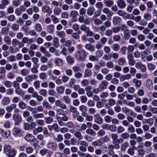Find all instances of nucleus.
Instances as JSON below:
<instances>
[{
    "label": "nucleus",
    "mask_w": 157,
    "mask_h": 157,
    "mask_svg": "<svg viewBox=\"0 0 157 157\" xmlns=\"http://www.w3.org/2000/svg\"><path fill=\"white\" fill-rule=\"evenodd\" d=\"M13 119L15 122V124L18 125L22 121V118L19 114H14L13 116Z\"/></svg>",
    "instance_id": "5"
},
{
    "label": "nucleus",
    "mask_w": 157,
    "mask_h": 157,
    "mask_svg": "<svg viewBox=\"0 0 157 157\" xmlns=\"http://www.w3.org/2000/svg\"><path fill=\"white\" fill-rule=\"evenodd\" d=\"M133 82L135 84V86L136 88L140 87L142 85V82L141 81L134 78L133 80Z\"/></svg>",
    "instance_id": "28"
},
{
    "label": "nucleus",
    "mask_w": 157,
    "mask_h": 157,
    "mask_svg": "<svg viewBox=\"0 0 157 157\" xmlns=\"http://www.w3.org/2000/svg\"><path fill=\"white\" fill-rule=\"evenodd\" d=\"M118 135L116 133H112L111 135V137L113 140V143L114 144H119L123 142V140L121 138L117 139Z\"/></svg>",
    "instance_id": "4"
},
{
    "label": "nucleus",
    "mask_w": 157,
    "mask_h": 157,
    "mask_svg": "<svg viewBox=\"0 0 157 157\" xmlns=\"http://www.w3.org/2000/svg\"><path fill=\"white\" fill-rule=\"evenodd\" d=\"M9 29L7 27L3 28L2 29V33L6 35H8L9 33Z\"/></svg>",
    "instance_id": "53"
},
{
    "label": "nucleus",
    "mask_w": 157,
    "mask_h": 157,
    "mask_svg": "<svg viewBox=\"0 0 157 157\" xmlns=\"http://www.w3.org/2000/svg\"><path fill=\"white\" fill-rule=\"evenodd\" d=\"M146 86L148 89H151L153 88L152 82L150 79L147 80L146 83Z\"/></svg>",
    "instance_id": "26"
},
{
    "label": "nucleus",
    "mask_w": 157,
    "mask_h": 157,
    "mask_svg": "<svg viewBox=\"0 0 157 157\" xmlns=\"http://www.w3.org/2000/svg\"><path fill=\"white\" fill-rule=\"evenodd\" d=\"M42 11L44 13H47L48 14H51L52 13V11L50 10L49 6H44L42 8Z\"/></svg>",
    "instance_id": "17"
},
{
    "label": "nucleus",
    "mask_w": 157,
    "mask_h": 157,
    "mask_svg": "<svg viewBox=\"0 0 157 157\" xmlns=\"http://www.w3.org/2000/svg\"><path fill=\"white\" fill-rule=\"evenodd\" d=\"M74 136L79 140H81L83 139V136L82 135L81 133L79 131L75 132L74 133Z\"/></svg>",
    "instance_id": "34"
},
{
    "label": "nucleus",
    "mask_w": 157,
    "mask_h": 157,
    "mask_svg": "<svg viewBox=\"0 0 157 157\" xmlns=\"http://www.w3.org/2000/svg\"><path fill=\"white\" fill-rule=\"evenodd\" d=\"M80 29L81 30L83 31L85 33L88 31V29H89L88 27H87L84 25H81L80 27Z\"/></svg>",
    "instance_id": "44"
},
{
    "label": "nucleus",
    "mask_w": 157,
    "mask_h": 157,
    "mask_svg": "<svg viewBox=\"0 0 157 157\" xmlns=\"http://www.w3.org/2000/svg\"><path fill=\"white\" fill-rule=\"evenodd\" d=\"M37 78V76L35 75H32L27 76L25 78V80L27 82H31L33 80L36 79Z\"/></svg>",
    "instance_id": "9"
},
{
    "label": "nucleus",
    "mask_w": 157,
    "mask_h": 157,
    "mask_svg": "<svg viewBox=\"0 0 157 157\" xmlns=\"http://www.w3.org/2000/svg\"><path fill=\"white\" fill-rule=\"evenodd\" d=\"M104 3L106 7H110L113 5V2L112 1L107 0L104 1Z\"/></svg>",
    "instance_id": "35"
},
{
    "label": "nucleus",
    "mask_w": 157,
    "mask_h": 157,
    "mask_svg": "<svg viewBox=\"0 0 157 157\" xmlns=\"http://www.w3.org/2000/svg\"><path fill=\"white\" fill-rule=\"evenodd\" d=\"M129 145L128 142H124L121 146V149L122 151H124L125 150L126 147Z\"/></svg>",
    "instance_id": "46"
},
{
    "label": "nucleus",
    "mask_w": 157,
    "mask_h": 157,
    "mask_svg": "<svg viewBox=\"0 0 157 157\" xmlns=\"http://www.w3.org/2000/svg\"><path fill=\"white\" fill-rule=\"evenodd\" d=\"M92 145L94 146H100L102 145V143L101 140H98L93 141L91 143Z\"/></svg>",
    "instance_id": "32"
},
{
    "label": "nucleus",
    "mask_w": 157,
    "mask_h": 157,
    "mask_svg": "<svg viewBox=\"0 0 157 157\" xmlns=\"http://www.w3.org/2000/svg\"><path fill=\"white\" fill-rule=\"evenodd\" d=\"M66 60L68 63L70 64H72L74 62V58L70 56H68L66 58Z\"/></svg>",
    "instance_id": "50"
},
{
    "label": "nucleus",
    "mask_w": 157,
    "mask_h": 157,
    "mask_svg": "<svg viewBox=\"0 0 157 157\" xmlns=\"http://www.w3.org/2000/svg\"><path fill=\"white\" fill-rule=\"evenodd\" d=\"M4 85L6 87L8 88H10L12 86V83L10 81H6L4 82Z\"/></svg>",
    "instance_id": "62"
},
{
    "label": "nucleus",
    "mask_w": 157,
    "mask_h": 157,
    "mask_svg": "<svg viewBox=\"0 0 157 157\" xmlns=\"http://www.w3.org/2000/svg\"><path fill=\"white\" fill-rule=\"evenodd\" d=\"M147 67L148 69L153 71L155 69V65L151 63H149L147 65Z\"/></svg>",
    "instance_id": "57"
},
{
    "label": "nucleus",
    "mask_w": 157,
    "mask_h": 157,
    "mask_svg": "<svg viewBox=\"0 0 157 157\" xmlns=\"http://www.w3.org/2000/svg\"><path fill=\"white\" fill-rule=\"evenodd\" d=\"M15 92L17 94L20 96H23L25 94L24 91L19 87L15 89Z\"/></svg>",
    "instance_id": "18"
},
{
    "label": "nucleus",
    "mask_w": 157,
    "mask_h": 157,
    "mask_svg": "<svg viewBox=\"0 0 157 157\" xmlns=\"http://www.w3.org/2000/svg\"><path fill=\"white\" fill-rule=\"evenodd\" d=\"M7 155L9 157H14L16 155V151L14 149L9 151Z\"/></svg>",
    "instance_id": "36"
},
{
    "label": "nucleus",
    "mask_w": 157,
    "mask_h": 157,
    "mask_svg": "<svg viewBox=\"0 0 157 157\" xmlns=\"http://www.w3.org/2000/svg\"><path fill=\"white\" fill-rule=\"evenodd\" d=\"M55 105L57 107L61 108H66V106L64 103H62L59 100H57L55 101Z\"/></svg>",
    "instance_id": "24"
},
{
    "label": "nucleus",
    "mask_w": 157,
    "mask_h": 157,
    "mask_svg": "<svg viewBox=\"0 0 157 157\" xmlns=\"http://www.w3.org/2000/svg\"><path fill=\"white\" fill-rule=\"evenodd\" d=\"M63 99L66 104H69L70 103L71 99L68 96H63Z\"/></svg>",
    "instance_id": "56"
},
{
    "label": "nucleus",
    "mask_w": 157,
    "mask_h": 157,
    "mask_svg": "<svg viewBox=\"0 0 157 157\" xmlns=\"http://www.w3.org/2000/svg\"><path fill=\"white\" fill-rule=\"evenodd\" d=\"M126 61L124 58H121L118 60V64L120 65H123L125 63Z\"/></svg>",
    "instance_id": "52"
},
{
    "label": "nucleus",
    "mask_w": 157,
    "mask_h": 157,
    "mask_svg": "<svg viewBox=\"0 0 157 157\" xmlns=\"http://www.w3.org/2000/svg\"><path fill=\"white\" fill-rule=\"evenodd\" d=\"M86 132L87 134H89L92 136H94L96 135V132L93 129L90 128L86 129Z\"/></svg>",
    "instance_id": "33"
},
{
    "label": "nucleus",
    "mask_w": 157,
    "mask_h": 157,
    "mask_svg": "<svg viewBox=\"0 0 157 157\" xmlns=\"http://www.w3.org/2000/svg\"><path fill=\"white\" fill-rule=\"evenodd\" d=\"M128 60V64L131 66H133L136 64V62L132 54H128L127 56Z\"/></svg>",
    "instance_id": "7"
},
{
    "label": "nucleus",
    "mask_w": 157,
    "mask_h": 157,
    "mask_svg": "<svg viewBox=\"0 0 157 157\" xmlns=\"http://www.w3.org/2000/svg\"><path fill=\"white\" fill-rule=\"evenodd\" d=\"M78 14V12L75 10H72L70 12V17L71 18V21L73 22H75L77 21L76 17Z\"/></svg>",
    "instance_id": "8"
},
{
    "label": "nucleus",
    "mask_w": 157,
    "mask_h": 157,
    "mask_svg": "<svg viewBox=\"0 0 157 157\" xmlns=\"http://www.w3.org/2000/svg\"><path fill=\"white\" fill-rule=\"evenodd\" d=\"M92 74V71L90 69H86L84 74V78L89 77L91 76Z\"/></svg>",
    "instance_id": "23"
},
{
    "label": "nucleus",
    "mask_w": 157,
    "mask_h": 157,
    "mask_svg": "<svg viewBox=\"0 0 157 157\" xmlns=\"http://www.w3.org/2000/svg\"><path fill=\"white\" fill-rule=\"evenodd\" d=\"M56 157H67V156L63 153L59 152L56 153L55 154Z\"/></svg>",
    "instance_id": "64"
},
{
    "label": "nucleus",
    "mask_w": 157,
    "mask_h": 157,
    "mask_svg": "<svg viewBox=\"0 0 157 157\" xmlns=\"http://www.w3.org/2000/svg\"><path fill=\"white\" fill-rule=\"evenodd\" d=\"M46 29L47 31L50 33L52 34L54 33V26L53 25H48Z\"/></svg>",
    "instance_id": "22"
},
{
    "label": "nucleus",
    "mask_w": 157,
    "mask_h": 157,
    "mask_svg": "<svg viewBox=\"0 0 157 157\" xmlns=\"http://www.w3.org/2000/svg\"><path fill=\"white\" fill-rule=\"evenodd\" d=\"M3 40L6 44L10 45L11 44V38L9 36H6L4 37Z\"/></svg>",
    "instance_id": "31"
},
{
    "label": "nucleus",
    "mask_w": 157,
    "mask_h": 157,
    "mask_svg": "<svg viewBox=\"0 0 157 157\" xmlns=\"http://www.w3.org/2000/svg\"><path fill=\"white\" fill-rule=\"evenodd\" d=\"M124 38L126 40L129 39L131 36L129 30L128 29L125 30L124 32Z\"/></svg>",
    "instance_id": "29"
},
{
    "label": "nucleus",
    "mask_w": 157,
    "mask_h": 157,
    "mask_svg": "<svg viewBox=\"0 0 157 157\" xmlns=\"http://www.w3.org/2000/svg\"><path fill=\"white\" fill-rule=\"evenodd\" d=\"M30 110L33 113V117L36 118H41L44 116V114L42 113H36L37 111H42L43 110V109H30Z\"/></svg>",
    "instance_id": "2"
},
{
    "label": "nucleus",
    "mask_w": 157,
    "mask_h": 157,
    "mask_svg": "<svg viewBox=\"0 0 157 157\" xmlns=\"http://www.w3.org/2000/svg\"><path fill=\"white\" fill-rule=\"evenodd\" d=\"M131 77V75L130 74H127L125 75H121L120 77V80L122 82L125 79L128 80Z\"/></svg>",
    "instance_id": "19"
},
{
    "label": "nucleus",
    "mask_w": 157,
    "mask_h": 157,
    "mask_svg": "<svg viewBox=\"0 0 157 157\" xmlns=\"http://www.w3.org/2000/svg\"><path fill=\"white\" fill-rule=\"evenodd\" d=\"M135 66L137 69L140 70L142 72H144L146 71V67L140 62H137Z\"/></svg>",
    "instance_id": "6"
},
{
    "label": "nucleus",
    "mask_w": 157,
    "mask_h": 157,
    "mask_svg": "<svg viewBox=\"0 0 157 157\" xmlns=\"http://www.w3.org/2000/svg\"><path fill=\"white\" fill-rule=\"evenodd\" d=\"M117 6L120 9L124 8L126 4L123 0H117Z\"/></svg>",
    "instance_id": "11"
},
{
    "label": "nucleus",
    "mask_w": 157,
    "mask_h": 157,
    "mask_svg": "<svg viewBox=\"0 0 157 157\" xmlns=\"http://www.w3.org/2000/svg\"><path fill=\"white\" fill-rule=\"evenodd\" d=\"M43 131V128L42 127L39 126L37 128H34L33 130V134L36 135H37L39 133H40Z\"/></svg>",
    "instance_id": "14"
},
{
    "label": "nucleus",
    "mask_w": 157,
    "mask_h": 157,
    "mask_svg": "<svg viewBox=\"0 0 157 157\" xmlns=\"http://www.w3.org/2000/svg\"><path fill=\"white\" fill-rule=\"evenodd\" d=\"M32 61L34 67H36V68H38L39 67V65L38 63L39 62L38 59L36 57H33L32 59Z\"/></svg>",
    "instance_id": "30"
},
{
    "label": "nucleus",
    "mask_w": 157,
    "mask_h": 157,
    "mask_svg": "<svg viewBox=\"0 0 157 157\" xmlns=\"http://www.w3.org/2000/svg\"><path fill=\"white\" fill-rule=\"evenodd\" d=\"M53 118L52 117H48L45 120V122L47 124H50L52 122Z\"/></svg>",
    "instance_id": "63"
},
{
    "label": "nucleus",
    "mask_w": 157,
    "mask_h": 157,
    "mask_svg": "<svg viewBox=\"0 0 157 157\" xmlns=\"http://www.w3.org/2000/svg\"><path fill=\"white\" fill-rule=\"evenodd\" d=\"M86 56V52L84 50H82L80 51H78L75 54L76 59L80 61H83Z\"/></svg>",
    "instance_id": "1"
},
{
    "label": "nucleus",
    "mask_w": 157,
    "mask_h": 157,
    "mask_svg": "<svg viewBox=\"0 0 157 157\" xmlns=\"http://www.w3.org/2000/svg\"><path fill=\"white\" fill-rule=\"evenodd\" d=\"M144 18L147 21H150L151 19V15L148 13H145L143 15Z\"/></svg>",
    "instance_id": "47"
},
{
    "label": "nucleus",
    "mask_w": 157,
    "mask_h": 157,
    "mask_svg": "<svg viewBox=\"0 0 157 157\" xmlns=\"http://www.w3.org/2000/svg\"><path fill=\"white\" fill-rule=\"evenodd\" d=\"M108 85V82L106 80H104L102 81L101 82L99 86V87L101 90H103L106 88Z\"/></svg>",
    "instance_id": "12"
},
{
    "label": "nucleus",
    "mask_w": 157,
    "mask_h": 157,
    "mask_svg": "<svg viewBox=\"0 0 157 157\" xmlns=\"http://www.w3.org/2000/svg\"><path fill=\"white\" fill-rule=\"evenodd\" d=\"M57 35L59 38H63L65 36V33L64 31H59L57 32Z\"/></svg>",
    "instance_id": "54"
},
{
    "label": "nucleus",
    "mask_w": 157,
    "mask_h": 157,
    "mask_svg": "<svg viewBox=\"0 0 157 157\" xmlns=\"http://www.w3.org/2000/svg\"><path fill=\"white\" fill-rule=\"evenodd\" d=\"M61 12V9L58 8H55L53 10V13L57 16L59 15Z\"/></svg>",
    "instance_id": "43"
},
{
    "label": "nucleus",
    "mask_w": 157,
    "mask_h": 157,
    "mask_svg": "<svg viewBox=\"0 0 157 157\" xmlns=\"http://www.w3.org/2000/svg\"><path fill=\"white\" fill-rule=\"evenodd\" d=\"M47 148L53 150H55L56 148V145L55 143L49 142L47 144Z\"/></svg>",
    "instance_id": "13"
},
{
    "label": "nucleus",
    "mask_w": 157,
    "mask_h": 157,
    "mask_svg": "<svg viewBox=\"0 0 157 157\" xmlns=\"http://www.w3.org/2000/svg\"><path fill=\"white\" fill-rule=\"evenodd\" d=\"M121 21V19L119 17L114 16L113 18L112 22L113 24L115 25H117Z\"/></svg>",
    "instance_id": "16"
},
{
    "label": "nucleus",
    "mask_w": 157,
    "mask_h": 157,
    "mask_svg": "<svg viewBox=\"0 0 157 157\" xmlns=\"http://www.w3.org/2000/svg\"><path fill=\"white\" fill-rule=\"evenodd\" d=\"M52 20L53 23L55 24H57L59 21V19L54 15H52L51 16Z\"/></svg>",
    "instance_id": "45"
},
{
    "label": "nucleus",
    "mask_w": 157,
    "mask_h": 157,
    "mask_svg": "<svg viewBox=\"0 0 157 157\" xmlns=\"http://www.w3.org/2000/svg\"><path fill=\"white\" fill-rule=\"evenodd\" d=\"M39 93L40 95L44 97H45L47 94V91L45 89H42L39 91Z\"/></svg>",
    "instance_id": "61"
},
{
    "label": "nucleus",
    "mask_w": 157,
    "mask_h": 157,
    "mask_svg": "<svg viewBox=\"0 0 157 157\" xmlns=\"http://www.w3.org/2000/svg\"><path fill=\"white\" fill-rule=\"evenodd\" d=\"M10 98L7 97H4L2 100V103L4 105H7L10 102Z\"/></svg>",
    "instance_id": "38"
},
{
    "label": "nucleus",
    "mask_w": 157,
    "mask_h": 157,
    "mask_svg": "<svg viewBox=\"0 0 157 157\" xmlns=\"http://www.w3.org/2000/svg\"><path fill=\"white\" fill-rule=\"evenodd\" d=\"M89 59L91 61H97L98 60V58L96 56L93 55H90L89 56Z\"/></svg>",
    "instance_id": "51"
},
{
    "label": "nucleus",
    "mask_w": 157,
    "mask_h": 157,
    "mask_svg": "<svg viewBox=\"0 0 157 157\" xmlns=\"http://www.w3.org/2000/svg\"><path fill=\"white\" fill-rule=\"evenodd\" d=\"M35 29L38 32H40L42 29L41 25L39 23L37 24L35 26Z\"/></svg>",
    "instance_id": "59"
},
{
    "label": "nucleus",
    "mask_w": 157,
    "mask_h": 157,
    "mask_svg": "<svg viewBox=\"0 0 157 157\" xmlns=\"http://www.w3.org/2000/svg\"><path fill=\"white\" fill-rule=\"evenodd\" d=\"M85 49L90 52H93L95 50L94 47L92 44L88 43L86 44L85 46Z\"/></svg>",
    "instance_id": "20"
},
{
    "label": "nucleus",
    "mask_w": 157,
    "mask_h": 157,
    "mask_svg": "<svg viewBox=\"0 0 157 157\" xmlns=\"http://www.w3.org/2000/svg\"><path fill=\"white\" fill-rule=\"evenodd\" d=\"M94 119L95 122L98 124H101L102 123L103 120L100 117L99 114H96L94 115Z\"/></svg>",
    "instance_id": "10"
},
{
    "label": "nucleus",
    "mask_w": 157,
    "mask_h": 157,
    "mask_svg": "<svg viewBox=\"0 0 157 157\" xmlns=\"http://www.w3.org/2000/svg\"><path fill=\"white\" fill-rule=\"evenodd\" d=\"M18 106L20 108H25L27 106L26 104L22 101H19Z\"/></svg>",
    "instance_id": "55"
},
{
    "label": "nucleus",
    "mask_w": 157,
    "mask_h": 157,
    "mask_svg": "<svg viewBox=\"0 0 157 157\" xmlns=\"http://www.w3.org/2000/svg\"><path fill=\"white\" fill-rule=\"evenodd\" d=\"M127 49L128 50L127 55L128 54H131L134 49V47L132 45H129L127 47Z\"/></svg>",
    "instance_id": "40"
},
{
    "label": "nucleus",
    "mask_w": 157,
    "mask_h": 157,
    "mask_svg": "<svg viewBox=\"0 0 157 157\" xmlns=\"http://www.w3.org/2000/svg\"><path fill=\"white\" fill-rule=\"evenodd\" d=\"M54 63L57 66H61L63 64V60L59 58H56L54 59Z\"/></svg>",
    "instance_id": "15"
},
{
    "label": "nucleus",
    "mask_w": 157,
    "mask_h": 157,
    "mask_svg": "<svg viewBox=\"0 0 157 157\" xmlns=\"http://www.w3.org/2000/svg\"><path fill=\"white\" fill-rule=\"evenodd\" d=\"M102 11L103 13L106 14L108 16L110 17L113 15V13L112 11L106 7L104 8L103 9Z\"/></svg>",
    "instance_id": "21"
},
{
    "label": "nucleus",
    "mask_w": 157,
    "mask_h": 157,
    "mask_svg": "<svg viewBox=\"0 0 157 157\" xmlns=\"http://www.w3.org/2000/svg\"><path fill=\"white\" fill-rule=\"evenodd\" d=\"M12 134L15 137H19L22 136V133L20 128L14 127L12 129Z\"/></svg>",
    "instance_id": "3"
},
{
    "label": "nucleus",
    "mask_w": 157,
    "mask_h": 157,
    "mask_svg": "<svg viewBox=\"0 0 157 157\" xmlns=\"http://www.w3.org/2000/svg\"><path fill=\"white\" fill-rule=\"evenodd\" d=\"M40 82L39 80H36L33 83V85L36 90L38 89L40 87Z\"/></svg>",
    "instance_id": "49"
},
{
    "label": "nucleus",
    "mask_w": 157,
    "mask_h": 157,
    "mask_svg": "<svg viewBox=\"0 0 157 157\" xmlns=\"http://www.w3.org/2000/svg\"><path fill=\"white\" fill-rule=\"evenodd\" d=\"M123 110L124 113L127 115H131L135 116L136 115V113H133L128 109H123Z\"/></svg>",
    "instance_id": "25"
},
{
    "label": "nucleus",
    "mask_w": 157,
    "mask_h": 157,
    "mask_svg": "<svg viewBox=\"0 0 157 157\" xmlns=\"http://www.w3.org/2000/svg\"><path fill=\"white\" fill-rule=\"evenodd\" d=\"M117 128L116 126L113 125H109L108 130L112 132H115Z\"/></svg>",
    "instance_id": "58"
},
{
    "label": "nucleus",
    "mask_w": 157,
    "mask_h": 157,
    "mask_svg": "<svg viewBox=\"0 0 157 157\" xmlns=\"http://www.w3.org/2000/svg\"><path fill=\"white\" fill-rule=\"evenodd\" d=\"M64 90V88L63 86H60L58 87L56 91L59 94H63Z\"/></svg>",
    "instance_id": "41"
},
{
    "label": "nucleus",
    "mask_w": 157,
    "mask_h": 157,
    "mask_svg": "<svg viewBox=\"0 0 157 157\" xmlns=\"http://www.w3.org/2000/svg\"><path fill=\"white\" fill-rule=\"evenodd\" d=\"M94 11V8L93 7H89L87 10V14L89 16H91Z\"/></svg>",
    "instance_id": "42"
},
{
    "label": "nucleus",
    "mask_w": 157,
    "mask_h": 157,
    "mask_svg": "<svg viewBox=\"0 0 157 157\" xmlns=\"http://www.w3.org/2000/svg\"><path fill=\"white\" fill-rule=\"evenodd\" d=\"M7 59L8 61L12 62L15 60L16 57L13 55H11L7 57Z\"/></svg>",
    "instance_id": "60"
},
{
    "label": "nucleus",
    "mask_w": 157,
    "mask_h": 157,
    "mask_svg": "<svg viewBox=\"0 0 157 157\" xmlns=\"http://www.w3.org/2000/svg\"><path fill=\"white\" fill-rule=\"evenodd\" d=\"M1 135L3 137H5L7 138L10 135V132H7L5 131L3 129L1 130Z\"/></svg>",
    "instance_id": "37"
},
{
    "label": "nucleus",
    "mask_w": 157,
    "mask_h": 157,
    "mask_svg": "<svg viewBox=\"0 0 157 157\" xmlns=\"http://www.w3.org/2000/svg\"><path fill=\"white\" fill-rule=\"evenodd\" d=\"M33 136L32 134H28L25 137V140L27 141H31L33 138Z\"/></svg>",
    "instance_id": "39"
},
{
    "label": "nucleus",
    "mask_w": 157,
    "mask_h": 157,
    "mask_svg": "<svg viewBox=\"0 0 157 157\" xmlns=\"http://www.w3.org/2000/svg\"><path fill=\"white\" fill-rule=\"evenodd\" d=\"M127 131L130 133H133L135 131V128L132 125H129Z\"/></svg>",
    "instance_id": "48"
},
{
    "label": "nucleus",
    "mask_w": 157,
    "mask_h": 157,
    "mask_svg": "<svg viewBox=\"0 0 157 157\" xmlns=\"http://www.w3.org/2000/svg\"><path fill=\"white\" fill-rule=\"evenodd\" d=\"M53 45L54 47L56 48L59 46V40L57 37H54Z\"/></svg>",
    "instance_id": "27"
}]
</instances>
